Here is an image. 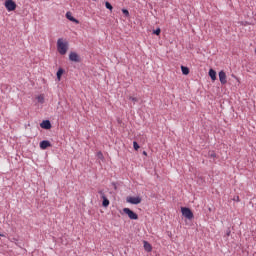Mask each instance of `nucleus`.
I'll return each instance as SVG.
<instances>
[{"mask_svg": "<svg viewBox=\"0 0 256 256\" xmlns=\"http://www.w3.org/2000/svg\"><path fill=\"white\" fill-rule=\"evenodd\" d=\"M66 19H68L69 21H72V23H76V25H79V20L75 19V17H73V14H71V12L66 13Z\"/></svg>", "mask_w": 256, "mask_h": 256, "instance_id": "nucleus-8", "label": "nucleus"}, {"mask_svg": "<svg viewBox=\"0 0 256 256\" xmlns=\"http://www.w3.org/2000/svg\"><path fill=\"white\" fill-rule=\"evenodd\" d=\"M126 201H127V203H131V205H139V203H141V197L129 196L126 198Z\"/></svg>", "mask_w": 256, "mask_h": 256, "instance_id": "nucleus-5", "label": "nucleus"}, {"mask_svg": "<svg viewBox=\"0 0 256 256\" xmlns=\"http://www.w3.org/2000/svg\"><path fill=\"white\" fill-rule=\"evenodd\" d=\"M208 74L212 81H217V72L215 70L210 69Z\"/></svg>", "mask_w": 256, "mask_h": 256, "instance_id": "nucleus-11", "label": "nucleus"}, {"mask_svg": "<svg viewBox=\"0 0 256 256\" xmlns=\"http://www.w3.org/2000/svg\"><path fill=\"white\" fill-rule=\"evenodd\" d=\"M2 235L0 234V237H1Z\"/></svg>", "mask_w": 256, "mask_h": 256, "instance_id": "nucleus-29", "label": "nucleus"}, {"mask_svg": "<svg viewBox=\"0 0 256 256\" xmlns=\"http://www.w3.org/2000/svg\"><path fill=\"white\" fill-rule=\"evenodd\" d=\"M4 5L7 11H15L17 9V4L13 0H6Z\"/></svg>", "mask_w": 256, "mask_h": 256, "instance_id": "nucleus-3", "label": "nucleus"}, {"mask_svg": "<svg viewBox=\"0 0 256 256\" xmlns=\"http://www.w3.org/2000/svg\"><path fill=\"white\" fill-rule=\"evenodd\" d=\"M102 199H103V202H102L103 207H109V203H110L109 199H107V197Z\"/></svg>", "mask_w": 256, "mask_h": 256, "instance_id": "nucleus-16", "label": "nucleus"}, {"mask_svg": "<svg viewBox=\"0 0 256 256\" xmlns=\"http://www.w3.org/2000/svg\"><path fill=\"white\" fill-rule=\"evenodd\" d=\"M69 59L73 61L74 63H79L81 61V58L79 57V54L76 52H71L69 54Z\"/></svg>", "mask_w": 256, "mask_h": 256, "instance_id": "nucleus-7", "label": "nucleus"}, {"mask_svg": "<svg viewBox=\"0 0 256 256\" xmlns=\"http://www.w3.org/2000/svg\"><path fill=\"white\" fill-rule=\"evenodd\" d=\"M133 147H134V149H135V151H139V144L137 143V142H133Z\"/></svg>", "mask_w": 256, "mask_h": 256, "instance_id": "nucleus-22", "label": "nucleus"}, {"mask_svg": "<svg viewBox=\"0 0 256 256\" xmlns=\"http://www.w3.org/2000/svg\"><path fill=\"white\" fill-rule=\"evenodd\" d=\"M154 35H161V28H157L153 31Z\"/></svg>", "mask_w": 256, "mask_h": 256, "instance_id": "nucleus-23", "label": "nucleus"}, {"mask_svg": "<svg viewBox=\"0 0 256 256\" xmlns=\"http://www.w3.org/2000/svg\"><path fill=\"white\" fill-rule=\"evenodd\" d=\"M181 71H182L183 75L189 74V68L187 66H181Z\"/></svg>", "mask_w": 256, "mask_h": 256, "instance_id": "nucleus-15", "label": "nucleus"}, {"mask_svg": "<svg viewBox=\"0 0 256 256\" xmlns=\"http://www.w3.org/2000/svg\"><path fill=\"white\" fill-rule=\"evenodd\" d=\"M63 73H65V70L63 68H59L56 73V77H57L58 81H61V77L63 76Z\"/></svg>", "mask_w": 256, "mask_h": 256, "instance_id": "nucleus-13", "label": "nucleus"}, {"mask_svg": "<svg viewBox=\"0 0 256 256\" xmlns=\"http://www.w3.org/2000/svg\"><path fill=\"white\" fill-rule=\"evenodd\" d=\"M57 51L60 55H67V51H69V42L60 38L57 40Z\"/></svg>", "mask_w": 256, "mask_h": 256, "instance_id": "nucleus-1", "label": "nucleus"}, {"mask_svg": "<svg viewBox=\"0 0 256 256\" xmlns=\"http://www.w3.org/2000/svg\"><path fill=\"white\" fill-rule=\"evenodd\" d=\"M36 99H37L38 103H41V104L45 103V95H43V94H40L39 96H37Z\"/></svg>", "mask_w": 256, "mask_h": 256, "instance_id": "nucleus-14", "label": "nucleus"}, {"mask_svg": "<svg viewBox=\"0 0 256 256\" xmlns=\"http://www.w3.org/2000/svg\"><path fill=\"white\" fill-rule=\"evenodd\" d=\"M144 249L145 251H147L148 253H151V251H153V247L151 246V244H149V242L144 241Z\"/></svg>", "mask_w": 256, "mask_h": 256, "instance_id": "nucleus-12", "label": "nucleus"}, {"mask_svg": "<svg viewBox=\"0 0 256 256\" xmlns=\"http://www.w3.org/2000/svg\"><path fill=\"white\" fill-rule=\"evenodd\" d=\"M123 213H125V215H127L129 219L133 221H137V219H139V215L129 208H123Z\"/></svg>", "mask_w": 256, "mask_h": 256, "instance_id": "nucleus-2", "label": "nucleus"}, {"mask_svg": "<svg viewBox=\"0 0 256 256\" xmlns=\"http://www.w3.org/2000/svg\"><path fill=\"white\" fill-rule=\"evenodd\" d=\"M40 127L42 129H51V121L43 120L42 123L40 124Z\"/></svg>", "mask_w": 256, "mask_h": 256, "instance_id": "nucleus-9", "label": "nucleus"}, {"mask_svg": "<svg viewBox=\"0 0 256 256\" xmlns=\"http://www.w3.org/2000/svg\"><path fill=\"white\" fill-rule=\"evenodd\" d=\"M122 13H123L126 17H129V10H127V9H122Z\"/></svg>", "mask_w": 256, "mask_h": 256, "instance_id": "nucleus-24", "label": "nucleus"}, {"mask_svg": "<svg viewBox=\"0 0 256 256\" xmlns=\"http://www.w3.org/2000/svg\"><path fill=\"white\" fill-rule=\"evenodd\" d=\"M231 232H228L227 235L229 236Z\"/></svg>", "mask_w": 256, "mask_h": 256, "instance_id": "nucleus-28", "label": "nucleus"}, {"mask_svg": "<svg viewBox=\"0 0 256 256\" xmlns=\"http://www.w3.org/2000/svg\"><path fill=\"white\" fill-rule=\"evenodd\" d=\"M98 193H99L101 199H105V197H107V196H105V191H103V190H100Z\"/></svg>", "mask_w": 256, "mask_h": 256, "instance_id": "nucleus-21", "label": "nucleus"}, {"mask_svg": "<svg viewBox=\"0 0 256 256\" xmlns=\"http://www.w3.org/2000/svg\"><path fill=\"white\" fill-rule=\"evenodd\" d=\"M234 200L237 202H240L241 200L239 199V196L234 197Z\"/></svg>", "mask_w": 256, "mask_h": 256, "instance_id": "nucleus-25", "label": "nucleus"}, {"mask_svg": "<svg viewBox=\"0 0 256 256\" xmlns=\"http://www.w3.org/2000/svg\"><path fill=\"white\" fill-rule=\"evenodd\" d=\"M48 147H51V142H49L48 140H43L42 142H40V149H47Z\"/></svg>", "mask_w": 256, "mask_h": 256, "instance_id": "nucleus-10", "label": "nucleus"}, {"mask_svg": "<svg viewBox=\"0 0 256 256\" xmlns=\"http://www.w3.org/2000/svg\"><path fill=\"white\" fill-rule=\"evenodd\" d=\"M181 213H182L183 217H186V219H193V212L191 211V209H189L187 207H182Z\"/></svg>", "mask_w": 256, "mask_h": 256, "instance_id": "nucleus-4", "label": "nucleus"}, {"mask_svg": "<svg viewBox=\"0 0 256 256\" xmlns=\"http://www.w3.org/2000/svg\"><path fill=\"white\" fill-rule=\"evenodd\" d=\"M105 7H106V9H109V11H113V6L111 5V3L106 2Z\"/></svg>", "mask_w": 256, "mask_h": 256, "instance_id": "nucleus-18", "label": "nucleus"}, {"mask_svg": "<svg viewBox=\"0 0 256 256\" xmlns=\"http://www.w3.org/2000/svg\"><path fill=\"white\" fill-rule=\"evenodd\" d=\"M219 77V81L221 83V85H226L227 83V74L225 73V71H220L218 74Z\"/></svg>", "mask_w": 256, "mask_h": 256, "instance_id": "nucleus-6", "label": "nucleus"}, {"mask_svg": "<svg viewBox=\"0 0 256 256\" xmlns=\"http://www.w3.org/2000/svg\"><path fill=\"white\" fill-rule=\"evenodd\" d=\"M129 100L132 101L133 103H137L139 101L137 97H132V96H129Z\"/></svg>", "mask_w": 256, "mask_h": 256, "instance_id": "nucleus-19", "label": "nucleus"}, {"mask_svg": "<svg viewBox=\"0 0 256 256\" xmlns=\"http://www.w3.org/2000/svg\"><path fill=\"white\" fill-rule=\"evenodd\" d=\"M96 156L98 157V159H101V161L105 159V157L103 156V152L101 151L97 152Z\"/></svg>", "mask_w": 256, "mask_h": 256, "instance_id": "nucleus-17", "label": "nucleus"}, {"mask_svg": "<svg viewBox=\"0 0 256 256\" xmlns=\"http://www.w3.org/2000/svg\"><path fill=\"white\" fill-rule=\"evenodd\" d=\"M232 77H233L234 79H237L235 75H232Z\"/></svg>", "mask_w": 256, "mask_h": 256, "instance_id": "nucleus-27", "label": "nucleus"}, {"mask_svg": "<svg viewBox=\"0 0 256 256\" xmlns=\"http://www.w3.org/2000/svg\"><path fill=\"white\" fill-rule=\"evenodd\" d=\"M208 155H209V157H211L212 159H215V157H217V154H215L214 151H210V152L208 153Z\"/></svg>", "mask_w": 256, "mask_h": 256, "instance_id": "nucleus-20", "label": "nucleus"}, {"mask_svg": "<svg viewBox=\"0 0 256 256\" xmlns=\"http://www.w3.org/2000/svg\"><path fill=\"white\" fill-rule=\"evenodd\" d=\"M143 155L147 156V152H146V151H143Z\"/></svg>", "mask_w": 256, "mask_h": 256, "instance_id": "nucleus-26", "label": "nucleus"}]
</instances>
